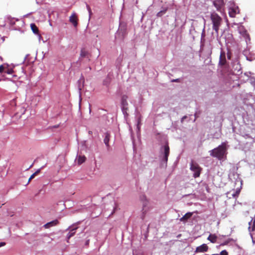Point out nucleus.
I'll return each mask as SVG.
<instances>
[{"instance_id": "31", "label": "nucleus", "mask_w": 255, "mask_h": 255, "mask_svg": "<svg viewBox=\"0 0 255 255\" xmlns=\"http://www.w3.org/2000/svg\"><path fill=\"white\" fill-rule=\"evenodd\" d=\"M140 124V119L138 118V121H137V128L138 129H139V125Z\"/></svg>"}, {"instance_id": "21", "label": "nucleus", "mask_w": 255, "mask_h": 255, "mask_svg": "<svg viewBox=\"0 0 255 255\" xmlns=\"http://www.w3.org/2000/svg\"><path fill=\"white\" fill-rule=\"evenodd\" d=\"M88 55V52L84 48L81 49L80 52V57H85Z\"/></svg>"}, {"instance_id": "17", "label": "nucleus", "mask_w": 255, "mask_h": 255, "mask_svg": "<svg viewBox=\"0 0 255 255\" xmlns=\"http://www.w3.org/2000/svg\"><path fill=\"white\" fill-rule=\"evenodd\" d=\"M30 27L33 31V32L35 34H38L39 32V30L37 26L34 23L30 24Z\"/></svg>"}, {"instance_id": "29", "label": "nucleus", "mask_w": 255, "mask_h": 255, "mask_svg": "<svg viewBox=\"0 0 255 255\" xmlns=\"http://www.w3.org/2000/svg\"><path fill=\"white\" fill-rule=\"evenodd\" d=\"M221 255H228V253L226 250H223L220 253Z\"/></svg>"}, {"instance_id": "5", "label": "nucleus", "mask_w": 255, "mask_h": 255, "mask_svg": "<svg viewBox=\"0 0 255 255\" xmlns=\"http://www.w3.org/2000/svg\"><path fill=\"white\" fill-rule=\"evenodd\" d=\"M213 4L218 11L222 12V8L224 7V0H215Z\"/></svg>"}, {"instance_id": "30", "label": "nucleus", "mask_w": 255, "mask_h": 255, "mask_svg": "<svg viewBox=\"0 0 255 255\" xmlns=\"http://www.w3.org/2000/svg\"><path fill=\"white\" fill-rule=\"evenodd\" d=\"M251 237H252V242L253 243V244L254 245L255 244V238H254L253 237V234H251Z\"/></svg>"}, {"instance_id": "13", "label": "nucleus", "mask_w": 255, "mask_h": 255, "mask_svg": "<svg viewBox=\"0 0 255 255\" xmlns=\"http://www.w3.org/2000/svg\"><path fill=\"white\" fill-rule=\"evenodd\" d=\"M78 227H75L71 229L69 232V233L67 235V242H68L69 240L73 236H74L76 233V230L77 229Z\"/></svg>"}, {"instance_id": "20", "label": "nucleus", "mask_w": 255, "mask_h": 255, "mask_svg": "<svg viewBox=\"0 0 255 255\" xmlns=\"http://www.w3.org/2000/svg\"><path fill=\"white\" fill-rule=\"evenodd\" d=\"M86 157L84 155H79L78 158V163L81 164L86 160Z\"/></svg>"}, {"instance_id": "32", "label": "nucleus", "mask_w": 255, "mask_h": 255, "mask_svg": "<svg viewBox=\"0 0 255 255\" xmlns=\"http://www.w3.org/2000/svg\"><path fill=\"white\" fill-rule=\"evenodd\" d=\"M171 82H179V79H173V80H171Z\"/></svg>"}, {"instance_id": "18", "label": "nucleus", "mask_w": 255, "mask_h": 255, "mask_svg": "<svg viewBox=\"0 0 255 255\" xmlns=\"http://www.w3.org/2000/svg\"><path fill=\"white\" fill-rule=\"evenodd\" d=\"M252 223V227H249V229H251V231L252 232L255 231V215L254 217L252 219L251 221L249 222V225H251V224Z\"/></svg>"}, {"instance_id": "22", "label": "nucleus", "mask_w": 255, "mask_h": 255, "mask_svg": "<svg viewBox=\"0 0 255 255\" xmlns=\"http://www.w3.org/2000/svg\"><path fill=\"white\" fill-rule=\"evenodd\" d=\"M40 171V169H38L36 171H35L34 173H33L30 177V178L28 179V183H29V182L33 179L36 175H37Z\"/></svg>"}, {"instance_id": "6", "label": "nucleus", "mask_w": 255, "mask_h": 255, "mask_svg": "<svg viewBox=\"0 0 255 255\" xmlns=\"http://www.w3.org/2000/svg\"><path fill=\"white\" fill-rule=\"evenodd\" d=\"M140 199L142 201V205H143L142 214H143V215L142 216V219H143L144 218L145 215L147 211L145 209V207L148 204V201L146 200V197L145 196V195L141 196L140 197Z\"/></svg>"}, {"instance_id": "26", "label": "nucleus", "mask_w": 255, "mask_h": 255, "mask_svg": "<svg viewBox=\"0 0 255 255\" xmlns=\"http://www.w3.org/2000/svg\"><path fill=\"white\" fill-rule=\"evenodd\" d=\"M86 7H87V10H88V11L89 12V15L90 16L92 14V10L91 9V7H90V6L88 4H87Z\"/></svg>"}, {"instance_id": "23", "label": "nucleus", "mask_w": 255, "mask_h": 255, "mask_svg": "<svg viewBox=\"0 0 255 255\" xmlns=\"http://www.w3.org/2000/svg\"><path fill=\"white\" fill-rule=\"evenodd\" d=\"M40 171V169H38L36 171H35L34 173H33L30 177V178L28 179V183H29V182L33 179L36 175H37Z\"/></svg>"}, {"instance_id": "16", "label": "nucleus", "mask_w": 255, "mask_h": 255, "mask_svg": "<svg viewBox=\"0 0 255 255\" xmlns=\"http://www.w3.org/2000/svg\"><path fill=\"white\" fill-rule=\"evenodd\" d=\"M212 243H215L217 240V236L215 234H210L207 238Z\"/></svg>"}, {"instance_id": "15", "label": "nucleus", "mask_w": 255, "mask_h": 255, "mask_svg": "<svg viewBox=\"0 0 255 255\" xmlns=\"http://www.w3.org/2000/svg\"><path fill=\"white\" fill-rule=\"evenodd\" d=\"M110 134L109 132H107L105 133V137L104 139V142L107 147L109 146V142L110 141Z\"/></svg>"}, {"instance_id": "8", "label": "nucleus", "mask_w": 255, "mask_h": 255, "mask_svg": "<svg viewBox=\"0 0 255 255\" xmlns=\"http://www.w3.org/2000/svg\"><path fill=\"white\" fill-rule=\"evenodd\" d=\"M208 250V247L206 244H202V245L197 247L196 248L195 252L197 253H204L206 252Z\"/></svg>"}, {"instance_id": "34", "label": "nucleus", "mask_w": 255, "mask_h": 255, "mask_svg": "<svg viewBox=\"0 0 255 255\" xmlns=\"http://www.w3.org/2000/svg\"><path fill=\"white\" fill-rule=\"evenodd\" d=\"M88 244H89V241H87L86 242V245H88Z\"/></svg>"}, {"instance_id": "35", "label": "nucleus", "mask_w": 255, "mask_h": 255, "mask_svg": "<svg viewBox=\"0 0 255 255\" xmlns=\"http://www.w3.org/2000/svg\"><path fill=\"white\" fill-rule=\"evenodd\" d=\"M89 133L90 134H91V133H92V131H90L89 132Z\"/></svg>"}, {"instance_id": "28", "label": "nucleus", "mask_w": 255, "mask_h": 255, "mask_svg": "<svg viewBox=\"0 0 255 255\" xmlns=\"http://www.w3.org/2000/svg\"><path fill=\"white\" fill-rule=\"evenodd\" d=\"M240 191L239 190H236V191L235 193H233V194H232L233 196L234 197H236V196H238V195H239V193H240Z\"/></svg>"}, {"instance_id": "19", "label": "nucleus", "mask_w": 255, "mask_h": 255, "mask_svg": "<svg viewBox=\"0 0 255 255\" xmlns=\"http://www.w3.org/2000/svg\"><path fill=\"white\" fill-rule=\"evenodd\" d=\"M127 99L128 96L127 95H123L122 98V104L124 107L127 106L128 105L127 101Z\"/></svg>"}, {"instance_id": "14", "label": "nucleus", "mask_w": 255, "mask_h": 255, "mask_svg": "<svg viewBox=\"0 0 255 255\" xmlns=\"http://www.w3.org/2000/svg\"><path fill=\"white\" fill-rule=\"evenodd\" d=\"M192 213L191 212L187 213L182 218L180 219V221L181 222L186 221L192 216Z\"/></svg>"}, {"instance_id": "7", "label": "nucleus", "mask_w": 255, "mask_h": 255, "mask_svg": "<svg viewBox=\"0 0 255 255\" xmlns=\"http://www.w3.org/2000/svg\"><path fill=\"white\" fill-rule=\"evenodd\" d=\"M163 149H164V151H163L164 156H163V160L165 162H167V161L168 160V157L169 154V147L168 144H166L164 146Z\"/></svg>"}, {"instance_id": "24", "label": "nucleus", "mask_w": 255, "mask_h": 255, "mask_svg": "<svg viewBox=\"0 0 255 255\" xmlns=\"http://www.w3.org/2000/svg\"><path fill=\"white\" fill-rule=\"evenodd\" d=\"M4 72L8 74H11L13 72V70L11 68H8L7 67H5Z\"/></svg>"}, {"instance_id": "25", "label": "nucleus", "mask_w": 255, "mask_h": 255, "mask_svg": "<svg viewBox=\"0 0 255 255\" xmlns=\"http://www.w3.org/2000/svg\"><path fill=\"white\" fill-rule=\"evenodd\" d=\"M166 10H167V9H164V10H161V11H159V12L157 13L156 16H157V17H161V16H162V15L163 14L165 13V12H166Z\"/></svg>"}, {"instance_id": "4", "label": "nucleus", "mask_w": 255, "mask_h": 255, "mask_svg": "<svg viewBox=\"0 0 255 255\" xmlns=\"http://www.w3.org/2000/svg\"><path fill=\"white\" fill-rule=\"evenodd\" d=\"M240 9L238 6L234 5L229 9V14L231 17H235L237 14L239 13Z\"/></svg>"}, {"instance_id": "3", "label": "nucleus", "mask_w": 255, "mask_h": 255, "mask_svg": "<svg viewBox=\"0 0 255 255\" xmlns=\"http://www.w3.org/2000/svg\"><path fill=\"white\" fill-rule=\"evenodd\" d=\"M190 169L194 172L193 177L194 178L200 176L202 168L197 163L192 162L190 164Z\"/></svg>"}, {"instance_id": "12", "label": "nucleus", "mask_w": 255, "mask_h": 255, "mask_svg": "<svg viewBox=\"0 0 255 255\" xmlns=\"http://www.w3.org/2000/svg\"><path fill=\"white\" fill-rule=\"evenodd\" d=\"M226 63V56L225 52H221L220 56L219 64L221 65H224Z\"/></svg>"}, {"instance_id": "11", "label": "nucleus", "mask_w": 255, "mask_h": 255, "mask_svg": "<svg viewBox=\"0 0 255 255\" xmlns=\"http://www.w3.org/2000/svg\"><path fill=\"white\" fill-rule=\"evenodd\" d=\"M59 224V221L57 220H55L50 222L47 223L44 225V227L45 228H49L50 227L56 226Z\"/></svg>"}, {"instance_id": "1", "label": "nucleus", "mask_w": 255, "mask_h": 255, "mask_svg": "<svg viewBox=\"0 0 255 255\" xmlns=\"http://www.w3.org/2000/svg\"><path fill=\"white\" fill-rule=\"evenodd\" d=\"M226 148L225 145L222 144L217 147L210 151V155L218 158L219 160H222L226 156Z\"/></svg>"}, {"instance_id": "9", "label": "nucleus", "mask_w": 255, "mask_h": 255, "mask_svg": "<svg viewBox=\"0 0 255 255\" xmlns=\"http://www.w3.org/2000/svg\"><path fill=\"white\" fill-rule=\"evenodd\" d=\"M70 22L73 24L75 27H76L78 25V17L76 14L74 12L70 16L69 18Z\"/></svg>"}, {"instance_id": "27", "label": "nucleus", "mask_w": 255, "mask_h": 255, "mask_svg": "<svg viewBox=\"0 0 255 255\" xmlns=\"http://www.w3.org/2000/svg\"><path fill=\"white\" fill-rule=\"evenodd\" d=\"M5 69V67L3 65H0V73H1L2 72H4V70Z\"/></svg>"}, {"instance_id": "33", "label": "nucleus", "mask_w": 255, "mask_h": 255, "mask_svg": "<svg viewBox=\"0 0 255 255\" xmlns=\"http://www.w3.org/2000/svg\"><path fill=\"white\" fill-rule=\"evenodd\" d=\"M5 243H4V242L0 243V248L5 246Z\"/></svg>"}, {"instance_id": "10", "label": "nucleus", "mask_w": 255, "mask_h": 255, "mask_svg": "<svg viewBox=\"0 0 255 255\" xmlns=\"http://www.w3.org/2000/svg\"><path fill=\"white\" fill-rule=\"evenodd\" d=\"M239 30L241 34L242 35V36L247 40L249 39L250 40V36L249 34L248 33L247 30H246L244 28V27L242 26L239 27Z\"/></svg>"}, {"instance_id": "2", "label": "nucleus", "mask_w": 255, "mask_h": 255, "mask_svg": "<svg viewBox=\"0 0 255 255\" xmlns=\"http://www.w3.org/2000/svg\"><path fill=\"white\" fill-rule=\"evenodd\" d=\"M210 18L213 24V29L218 34L220 27L223 21L222 18L215 12L211 13Z\"/></svg>"}]
</instances>
